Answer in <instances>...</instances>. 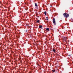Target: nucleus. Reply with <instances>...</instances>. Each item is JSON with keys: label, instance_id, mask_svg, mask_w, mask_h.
Here are the masks:
<instances>
[{"label": "nucleus", "instance_id": "obj_1", "mask_svg": "<svg viewBox=\"0 0 73 73\" xmlns=\"http://www.w3.org/2000/svg\"><path fill=\"white\" fill-rule=\"evenodd\" d=\"M53 23L54 25H56V21L55 20V19L54 18L53 19Z\"/></svg>", "mask_w": 73, "mask_h": 73}, {"label": "nucleus", "instance_id": "obj_2", "mask_svg": "<svg viewBox=\"0 0 73 73\" xmlns=\"http://www.w3.org/2000/svg\"><path fill=\"white\" fill-rule=\"evenodd\" d=\"M64 17H69V15L67 14L65 16H64Z\"/></svg>", "mask_w": 73, "mask_h": 73}, {"label": "nucleus", "instance_id": "obj_3", "mask_svg": "<svg viewBox=\"0 0 73 73\" xmlns=\"http://www.w3.org/2000/svg\"><path fill=\"white\" fill-rule=\"evenodd\" d=\"M54 52V53H55L56 52V50L54 49V48H53L52 50Z\"/></svg>", "mask_w": 73, "mask_h": 73}, {"label": "nucleus", "instance_id": "obj_4", "mask_svg": "<svg viewBox=\"0 0 73 73\" xmlns=\"http://www.w3.org/2000/svg\"><path fill=\"white\" fill-rule=\"evenodd\" d=\"M66 13L64 14L63 15L64 16H66Z\"/></svg>", "mask_w": 73, "mask_h": 73}, {"label": "nucleus", "instance_id": "obj_5", "mask_svg": "<svg viewBox=\"0 0 73 73\" xmlns=\"http://www.w3.org/2000/svg\"><path fill=\"white\" fill-rule=\"evenodd\" d=\"M46 31H49V29L48 28H47L46 29Z\"/></svg>", "mask_w": 73, "mask_h": 73}, {"label": "nucleus", "instance_id": "obj_6", "mask_svg": "<svg viewBox=\"0 0 73 73\" xmlns=\"http://www.w3.org/2000/svg\"><path fill=\"white\" fill-rule=\"evenodd\" d=\"M35 5L36 7H37V3H35Z\"/></svg>", "mask_w": 73, "mask_h": 73}, {"label": "nucleus", "instance_id": "obj_7", "mask_svg": "<svg viewBox=\"0 0 73 73\" xmlns=\"http://www.w3.org/2000/svg\"><path fill=\"white\" fill-rule=\"evenodd\" d=\"M46 11H45L44 12V13L45 15H46Z\"/></svg>", "mask_w": 73, "mask_h": 73}, {"label": "nucleus", "instance_id": "obj_8", "mask_svg": "<svg viewBox=\"0 0 73 73\" xmlns=\"http://www.w3.org/2000/svg\"><path fill=\"white\" fill-rule=\"evenodd\" d=\"M37 23H39L40 22V21L39 20H38V21H37Z\"/></svg>", "mask_w": 73, "mask_h": 73}, {"label": "nucleus", "instance_id": "obj_9", "mask_svg": "<svg viewBox=\"0 0 73 73\" xmlns=\"http://www.w3.org/2000/svg\"><path fill=\"white\" fill-rule=\"evenodd\" d=\"M39 28H42V26H39Z\"/></svg>", "mask_w": 73, "mask_h": 73}, {"label": "nucleus", "instance_id": "obj_10", "mask_svg": "<svg viewBox=\"0 0 73 73\" xmlns=\"http://www.w3.org/2000/svg\"><path fill=\"white\" fill-rule=\"evenodd\" d=\"M52 71L53 72H55V70H52Z\"/></svg>", "mask_w": 73, "mask_h": 73}, {"label": "nucleus", "instance_id": "obj_11", "mask_svg": "<svg viewBox=\"0 0 73 73\" xmlns=\"http://www.w3.org/2000/svg\"><path fill=\"white\" fill-rule=\"evenodd\" d=\"M46 19H48V17H46Z\"/></svg>", "mask_w": 73, "mask_h": 73}, {"label": "nucleus", "instance_id": "obj_12", "mask_svg": "<svg viewBox=\"0 0 73 73\" xmlns=\"http://www.w3.org/2000/svg\"><path fill=\"white\" fill-rule=\"evenodd\" d=\"M46 20H48V18H47Z\"/></svg>", "mask_w": 73, "mask_h": 73}, {"label": "nucleus", "instance_id": "obj_13", "mask_svg": "<svg viewBox=\"0 0 73 73\" xmlns=\"http://www.w3.org/2000/svg\"><path fill=\"white\" fill-rule=\"evenodd\" d=\"M69 56H70V55H68Z\"/></svg>", "mask_w": 73, "mask_h": 73}]
</instances>
